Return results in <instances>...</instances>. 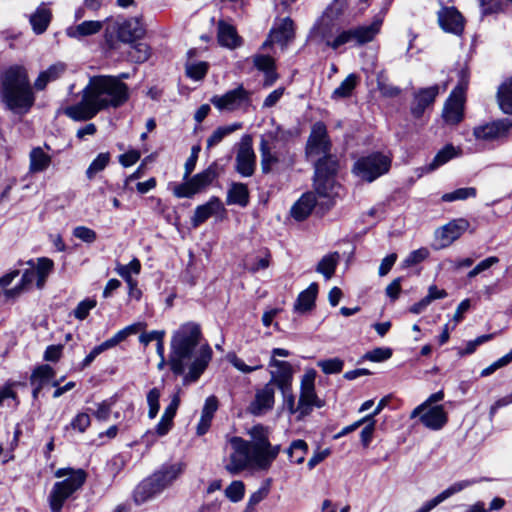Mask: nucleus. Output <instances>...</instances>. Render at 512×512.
Masks as SVG:
<instances>
[{
    "instance_id": "1a4fd4ad",
    "label": "nucleus",
    "mask_w": 512,
    "mask_h": 512,
    "mask_svg": "<svg viewBox=\"0 0 512 512\" xmlns=\"http://www.w3.org/2000/svg\"><path fill=\"white\" fill-rule=\"evenodd\" d=\"M232 452L225 469L236 475L250 466H254V452L251 450V443L241 437L234 436L229 440Z\"/></svg>"
},
{
    "instance_id": "39448f33",
    "label": "nucleus",
    "mask_w": 512,
    "mask_h": 512,
    "mask_svg": "<svg viewBox=\"0 0 512 512\" xmlns=\"http://www.w3.org/2000/svg\"><path fill=\"white\" fill-rule=\"evenodd\" d=\"M278 134V130L269 131L260 137V164L264 174H268L280 166H289L292 163V160L287 159L283 151L275 150V142L278 139Z\"/></svg>"
},
{
    "instance_id": "72a5a7b5",
    "label": "nucleus",
    "mask_w": 512,
    "mask_h": 512,
    "mask_svg": "<svg viewBox=\"0 0 512 512\" xmlns=\"http://www.w3.org/2000/svg\"><path fill=\"white\" fill-rule=\"evenodd\" d=\"M66 71V65L58 62L42 71L34 83L37 90H43L49 82L55 81Z\"/></svg>"
},
{
    "instance_id": "4be33fe9",
    "label": "nucleus",
    "mask_w": 512,
    "mask_h": 512,
    "mask_svg": "<svg viewBox=\"0 0 512 512\" xmlns=\"http://www.w3.org/2000/svg\"><path fill=\"white\" fill-rule=\"evenodd\" d=\"M417 417L426 428L433 431L441 430L448 422L447 413L442 405L426 408Z\"/></svg>"
},
{
    "instance_id": "7c9ffc66",
    "label": "nucleus",
    "mask_w": 512,
    "mask_h": 512,
    "mask_svg": "<svg viewBox=\"0 0 512 512\" xmlns=\"http://www.w3.org/2000/svg\"><path fill=\"white\" fill-rule=\"evenodd\" d=\"M103 27L100 21H84L78 25L70 26L66 29V35L70 38L81 40L84 37L97 34Z\"/></svg>"
},
{
    "instance_id": "09e8293b",
    "label": "nucleus",
    "mask_w": 512,
    "mask_h": 512,
    "mask_svg": "<svg viewBox=\"0 0 512 512\" xmlns=\"http://www.w3.org/2000/svg\"><path fill=\"white\" fill-rule=\"evenodd\" d=\"M308 451V445L304 440H294L287 450L290 460L296 464L303 463Z\"/></svg>"
},
{
    "instance_id": "423d86ee",
    "label": "nucleus",
    "mask_w": 512,
    "mask_h": 512,
    "mask_svg": "<svg viewBox=\"0 0 512 512\" xmlns=\"http://www.w3.org/2000/svg\"><path fill=\"white\" fill-rule=\"evenodd\" d=\"M390 166L391 160L387 156L382 153H373L359 158L353 166V172L360 179L372 182L387 173Z\"/></svg>"
},
{
    "instance_id": "393cba45",
    "label": "nucleus",
    "mask_w": 512,
    "mask_h": 512,
    "mask_svg": "<svg viewBox=\"0 0 512 512\" xmlns=\"http://www.w3.org/2000/svg\"><path fill=\"white\" fill-rule=\"evenodd\" d=\"M462 150L459 147H455L452 144L445 145L441 150L437 152L432 161L424 167H421L419 170L423 173L432 172L439 167L445 165L450 160L461 156Z\"/></svg>"
},
{
    "instance_id": "2f4dec72",
    "label": "nucleus",
    "mask_w": 512,
    "mask_h": 512,
    "mask_svg": "<svg viewBox=\"0 0 512 512\" xmlns=\"http://www.w3.org/2000/svg\"><path fill=\"white\" fill-rule=\"evenodd\" d=\"M52 18L51 10L42 3L36 11L30 16V24L36 34H42L46 31Z\"/></svg>"
},
{
    "instance_id": "13d9d810",
    "label": "nucleus",
    "mask_w": 512,
    "mask_h": 512,
    "mask_svg": "<svg viewBox=\"0 0 512 512\" xmlns=\"http://www.w3.org/2000/svg\"><path fill=\"white\" fill-rule=\"evenodd\" d=\"M346 8H347V3L345 0H334L326 8L322 17H324V20L329 19L334 22H337V20L344 13Z\"/></svg>"
},
{
    "instance_id": "a19ab883",
    "label": "nucleus",
    "mask_w": 512,
    "mask_h": 512,
    "mask_svg": "<svg viewBox=\"0 0 512 512\" xmlns=\"http://www.w3.org/2000/svg\"><path fill=\"white\" fill-rule=\"evenodd\" d=\"M270 257L271 255L267 250H264L257 255L247 256L244 260V268L251 273L264 270L270 265Z\"/></svg>"
},
{
    "instance_id": "c756f323",
    "label": "nucleus",
    "mask_w": 512,
    "mask_h": 512,
    "mask_svg": "<svg viewBox=\"0 0 512 512\" xmlns=\"http://www.w3.org/2000/svg\"><path fill=\"white\" fill-rule=\"evenodd\" d=\"M249 434L253 439V442L251 443V450L254 452L255 464L258 457H260L264 450L270 447L268 430L262 425H256L251 428Z\"/></svg>"
},
{
    "instance_id": "6e6d98bb",
    "label": "nucleus",
    "mask_w": 512,
    "mask_h": 512,
    "mask_svg": "<svg viewBox=\"0 0 512 512\" xmlns=\"http://www.w3.org/2000/svg\"><path fill=\"white\" fill-rule=\"evenodd\" d=\"M128 57L135 63H143L150 57V48L145 43H137L130 47Z\"/></svg>"
},
{
    "instance_id": "4c0bfd02",
    "label": "nucleus",
    "mask_w": 512,
    "mask_h": 512,
    "mask_svg": "<svg viewBox=\"0 0 512 512\" xmlns=\"http://www.w3.org/2000/svg\"><path fill=\"white\" fill-rule=\"evenodd\" d=\"M270 37L272 42L286 44L294 37L293 21L289 17L284 18L280 25L272 30Z\"/></svg>"
},
{
    "instance_id": "3c124183",
    "label": "nucleus",
    "mask_w": 512,
    "mask_h": 512,
    "mask_svg": "<svg viewBox=\"0 0 512 512\" xmlns=\"http://www.w3.org/2000/svg\"><path fill=\"white\" fill-rule=\"evenodd\" d=\"M53 269V261L49 258H39L34 271H37V287L43 288L46 278Z\"/></svg>"
},
{
    "instance_id": "cd10ccee",
    "label": "nucleus",
    "mask_w": 512,
    "mask_h": 512,
    "mask_svg": "<svg viewBox=\"0 0 512 512\" xmlns=\"http://www.w3.org/2000/svg\"><path fill=\"white\" fill-rule=\"evenodd\" d=\"M319 205V200L314 192L304 193L300 199L292 206L291 215L297 221L306 219L316 205Z\"/></svg>"
},
{
    "instance_id": "f3484780",
    "label": "nucleus",
    "mask_w": 512,
    "mask_h": 512,
    "mask_svg": "<svg viewBox=\"0 0 512 512\" xmlns=\"http://www.w3.org/2000/svg\"><path fill=\"white\" fill-rule=\"evenodd\" d=\"M438 23L447 33L461 35L464 31V18L454 7H443L437 12Z\"/></svg>"
},
{
    "instance_id": "7ed1b4c3",
    "label": "nucleus",
    "mask_w": 512,
    "mask_h": 512,
    "mask_svg": "<svg viewBox=\"0 0 512 512\" xmlns=\"http://www.w3.org/2000/svg\"><path fill=\"white\" fill-rule=\"evenodd\" d=\"M2 96L9 109L15 112H26L32 107L35 99L24 67L14 66L6 71Z\"/></svg>"
},
{
    "instance_id": "e2e57ef3",
    "label": "nucleus",
    "mask_w": 512,
    "mask_h": 512,
    "mask_svg": "<svg viewBox=\"0 0 512 512\" xmlns=\"http://www.w3.org/2000/svg\"><path fill=\"white\" fill-rule=\"evenodd\" d=\"M271 480L267 479L263 485L255 491L249 498L246 509L253 510L254 506L264 500L270 491Z\"/></svg>"
},
{
    "instance_id": "de8ad7c7",
    "label": "nucleus",
    "mask_w": 512,
    "mask_h": 512,
    "mask_svg": "<svg viewBox=\"0 0 512 512\" xmlns=\"http://www.w3.org/2000/svg\"><path fill=\"white\" fill-rule=\"evenodd\" d=\"M358 76L354 73L349 74L341 84L333 91L332 98L340 99L351 96L358 83Z\"/></svg>"
},
{
    "instance_id": "412c9836",
    "label": "nucleus",
    "mask_w": 512,
    "mask_h": 512,
    "mask_svg": "<svg viewBox=\"0 0 512 512\" xmlns=\"http://www.w3.org/2000/svg\"><path fill=\"white\" fill-rule=\"evenodd\" d=\"M163 491L156 478L151 474L137 485L133 498L136 504L141 505L154 499Z\"/></svg>"
},
{
    "instance_id": "f8f14e48",
    "label": "nucleus",
    "mask_w": 512,
    "mask_h": 512,
    "mask_svg": "<svg viewBox=\"0 0 512 512\" xmlns=\"http://www.w3.org/2000/svg\"><path fill=\"white\" fill-rule=\"evenodd\" d=\"M251 93L242 85L223 95H214L210 102L220 111H234L250 103Z\"/></svg>"
},
{
    "instance_id": "58836bf2",
    "label": "nucleus",
    "mask_w": 512,
    "mask_h": 512,
    "mask_svg": "<svg viewBox=\"0 0 512 512\" xmlns=\"http://www.w3.org/2000/svg\"><path fill=\"white\" fill-rule=\"evenodd\" d=\"M29 156V171L31 173L43 172L49 167L51 163V157L45 153L41 147L33 148Z\"/></svg>"
},
{
    "instance_id": "a211bd4d",
    "label": "nucleus",
    "mask_w": 512,
    "mask_h": 512,
    "mask_svg": "<svg viewBox=\"0 0 512 512\" xmlns=\"http://www.w3.org/2000/svg\"><path fill=\"white\" fill-rule=\"evenodd\" d=\"M469 222L464 218H458L438 228L435 232L437 239L441 241L442 247H447L468 229Z\"/></svg>"
},
{
    "instance_id": "9d476101",
    "label": "nucleus",
    "mask_w": 512,
    "mask_h": 512,
    "mask_svg": "<svg viewBox=\"0 0 512 512\" xmlns=\"http://www.w3.org/2000/svg\"><path fill=\"white\" fill-rule=\"evenodd\" d=\"M469 76L467 71L459 72L458 85L451 92L450 97L445 103L443 109V118L446 123L455 125L463 118L464 93L468 87Z\"/></svg>"
},
{
    "instance_id": "79ce46f5",
    "label": "nucleus",
    "mask_w": 512,
    "mask_h": 512,
    "mask_svg": "<svg viewBox=\"0 0 512 512\" xmlns=\"http://www.w3.org/2000/svg\"><path fill=\"white\" fill-rule=\"evenodd\" d=\"M497 99L500 109L505 114H512V77L499 87Z\"/></svg>"
},
{
    "instance_id": "bb28decb",
    "label": "nucleus",
    "mask_w": 512,
    "mask_h": 512,
    "mask_svg": "<svg viewBox=\"0 0 512 512\" xmlns=\"http://www.w3.org/2000/svg\"><path fill=\"white\" fill-rule=\"evenodd\" d=\"M438 93L439 87L437 85L419 90L414 96L411 113L415 117H420L425 109L434 102Z\"/></svg>"
},
{
    "instance_id": "0e129e2a",
    "label": "nucleus",
    "mask_w": 512,
    "mask_h": 512,
    "mask_svg": "<svg viewBox=\"0 0 512 512\" xmlns=\"http://www.w3.org/2000/svg\"><path fill=\"white\" fill-rule=\"evenodd\" d=\"M230 363L240 372L248 374L253 371L259 370L263 365L258 360H254L251 365H247L241 358L236 355L229 357Z\"/></svg>"
},
{
    "instance_id": "c85d7f7f",
    "label": "nucleus",
    "mask_w": 512,
    "mask_h": 512,
    "mask_svg": "<svg viewBox=\"0 0 512 512\" xmlns=\"http://www.w3.org/2000/svg\"><path fill=\"white\" fill-rule=\"evenodd\" d=\"M339 27L338 23L332 20L326 19L321 16L319 21L315 24L312 29V37L317 39L318 41L324 42L327 46L330 47V41H333L335 38V33L338 32Z\"/></svg>"
},
{
    "instance_id": "603ef678",
    "label": "nucleus",
    "mask_w": 512,
    "mask_h": 512,
    "mask_svg": "<svg viewBox=\"0 0 512 512\" xmlns=\"http://www.w3.org/2000/svg\"><path fill=\"white\" fill-rule=\"evenodd\" d=\"M110 162V153H100L89 165L86 170V176L88 179H93L94 176L103 171Z\"/></svg>"
},
{
    "instance_id": "69168bd1",
    "label": "nucleus",
    "mask_w": 512,
    "mask_h": 512,
    "mask_svg": "<svg viewBox=\"0 0 512 512\" xmlns=\"http://www.w3.org/2000/svg\"><path fill=\"white\" fill-rule=\"evenodd\" d=\"M245 485L242 481H233L225 490L226 497L232 502H239L244 497Z\"/></svg>"
},
{
    "instance_id": "dca6fc26",
    "label": "nucleus",
    "mask_w": 512,
    "mask_h": 512,
    "mask_svg": "<svg viewBox=\"0 0 512 512\" xmlns=\"http://www.w3.org/2000/svg\"><path fill=\"white\" fill-rule=\"evenodd\" d=\"M269 367L273 369L270 370L271 378L268 383H272L279 390L287 389L292 385L293 369L289 362L273 358L269 361Z\"/></svg>"
},
{
    "instance_id": "f257e3e1",
    "label": "nucleus",
    "mask_w": 512,
    "mask_h": 512,
    "mask_svg": "<svg viewBox=\"0 0 512 512\" xmlns=\"http://www.w3.org/2000/svg\"><path fill=\"white\" fill-rule=\"evenodd\" d=\"M200 339V326L193 322L181 325L171 339L168 364L174 374L184 375L185 385L199 379L212 357V349L209 345H202L196 351Z\"/></svg>"
},
{
    "instance_id": "4d7b16f0",
    "label": "nucleus",
    "mask_w": 512,
    "mask_h": 512,
    "mask_svg": "<svg viewBox=\"0 0 512 512\" xmlns=\"http://www.w3.org/2000/svg\"><path fill=\"white\" fill-rule=\"evenodd\" d=\"M477 194V191L474 187H464L458 188L450 193H445L442 196V200L444 202H453L457 200H465L468 198H473Z\"/></svg>"
},
{
    "instance_id": "e433bc0d",
    "label": "nucleus",
    "mask_w": 512,
    "mask_h": 512,
    "mask_svg": "<svg viewBox=\"0 0 512 512\" xmlns=\"http://www.w3.org/2000/svg\"><path fill=\"white\" fill-rule=\"evenodd\" d=\"M218 41L222 46L235 48L240 45V39L233 26L220 21L218 24Z\"/></svg>"
},
{
    "instance_id": "2eb2a0df",
    "label": "nucleus",
    "mask_w": 512,
    "mask_h": 512,
    "mask_svg": "<svg viewBox=\"0 0 512 512\" xmlns=\"http://www.w3.org/2000/svg\"><path fill=\"white\" fill-rule=\"evenodd\" d=\"M511 127L512 121L500 119L474 127L473 136L477 141L490 142L504 137Z\"/></svg>"
},
{
    "instance_id": "680f3d73",
    "label": "nucleus",
    "mask_w": 512,
    "mask_h": 512,
    "mask_svg": "<svg viewBox=\"0 0 512 512\" xmlns=\"http://www.w3.org/2000/svg\"><path fill=\"white\" fill-rule=\"evenodd\" d=\"M160 396H161V391L160 389L158 388H152L148 393H147V404L149 406V410H148V417L150 419H154L158 412H159V409H160V404H159V399H160Z\"/></svg>"
},
{
    "instance_id": "052dcab7",
    "label": "nucleus",
    "mask_w": 512,
    "mask_h": 512,
    "mask_svg": "<svg viewBox=\"0 0 512 512\" xmlns=\"http://www.w3.org/2000/svg\"><path fill=\"white\" fill-rule=\"evenodd\" d=\"M317 366L320 367L325 374H337L343 370L344 361L340 358H330L318 361Z\"/></svg>"
},
{
    "instance_id": "6ab92c4d",
    "label": "nucleus",
    "mask_w": 512,
    "mask_h": 512,
    "mask_svg": "<svg viewBox=\"0 0 512 512\" xmlns=\"http://www.w3.org/2000/svg\"><path fill=\"white\" fill-rule=\"evenodd\" d=\"M307 149L310 155L329 154L330 141L328 139L326 127L323 123L317 122L313 125L308 139Z\"/></svg>"
},
{
    "instance_id": "f704fd0d",
    "label": "nucleus",
    "mask_w": 512,
    "mask_h": 512,
    "mask_svg": "<svg viewBox=\"0 0 512 512\" xmlns=\"http://www.w3.org/2000/svg\"><path fill=\"white\" fill-rule=\"evenodd\" d=\"M196 54L195 49H191L188 51L187 56L188 59L185 63V72L187 77L193 79V80H201L205 77V75L208 72L209 65L207 62L204 61H195L192 59V57Z\"/></svg>"
},
{
    "instance_id": "6e6552de",
    "label": "nucleus",
    "mask_w": 512,
    "mask_h": 512,
    "mask_svg": "<svg viewBox=\"0 0 512 512\" xmlns=\"http://www.w3.org/2000/svg\"><path fill=\"white\" fill-rule=\"evenodd\" d=\"M381 25L382 19L380 17H376L369 25L344 30L335 36L333 41H330V47L336 50L340 46L350 42H354L357 45L368 43L379 33Z\"/></svg>"
},
{
    "instance_id": "ddd939ff",
    "label": "nucleus",
    "mask_w": 512,
    "mask_h": 512,
    "mask_svg": "<svg viewBox=\"0 0 512 512\" xmlns=\"http://www.w3.org/2000/svg\"><path fill=\"white\" fill-rule=\"evenodd\" d=\"M235 167L236 171L243 177H250L255 171L256 155L249 135L243 136L239 143Z\"/></svg>"
},
{
    "instance_id": "49530a36",
    "label": "nucleus",
    "mask_w": 512,
    "mask_h": 512,
    "mask_svg": "<svg viewBox=\"0 0 512 512\" xmlns=\"http://www.w3.org/2000/svg\"><path fill=\"white\" fill-rule=\"evenodd\" d=\"M338 260L339 254L337 252L325 255L317 264L316 271L326 279H330L335 273Z\"/></svg>"
},
{
    "instance_id": "a878e982",
    "label": "nucleus",
    "mask_w": 512,
    "mask_h": 512,
    "mask_svg": "<svg viewBox=\"0 0 512 512\" xmlns=\"http://www.w3.org/2000/svg\"><path fill=\"white\" fill-rule=\"evenodd\" d=\"M224 210L225 209L221 200L216 196L211 197L207 203L196 207L194 215L192 217L193 227H198L199 225L204 223L209 217Z\"/></svg>"
},
{
    "instance_id": "c03bdc74",
    "label": "nucleus",
    "mask_w": 512,
    "mask_h": 512,
    "mask_svg": "<svg viewBox=\"0 0 512 512\" xmlns=\"http://www.w3.org/2000/svg\"><path fill=\"white\" fill-rule=\"evenodd\" d=\"M37 281V271H34V267L26 269L21 277L20 284L12 289L5 291L7 297H16L23 291L30 289L34 281Z\"/></svg>"
},
{
    "instance_id": "bf43d9fd",
    "label": "nucleus",
    "mask_w": 512,
    "mask_h": 512,
    "mask_svg": "<svg viewBox=\"0 0 512 512\" xmlns=\"http://www.w3.org/2000/svg\"><path fill=\"white\" fill-rule=\"evenodd\" d=\"M377 88L382 96L387 98L397 97L401 93V89L387 82V79L380 73L377 76Z\"/></svg>"
},
{
    "instance_id": "5fc2aeb1",
    "label": "nucleus",
    "mask_w": 512,
    "mask_h": 512,
    "mask_svg": "<svg viewBox=\"0 0 512 512\" xmlns=\"http://www.w3.org/2000/svg\"><path fill=\"white\" fill-rule=\"evenodd\" d=\"M280 452V445L272 446L266 448L264 452L258 457V460L254 464L255 467L259 469H267L271 463L276 459Z\"/></svg>"
},
{
    "instance_id": "0eeeda50",
    "label": "nucleus",
    "mask_w": 512,
    "mask_h": 512,
    "mask_svg": "<svg viewBox=\"0 0 512 512\" xmlns=\"http://www.w3.org/2000/svg\"><path fill=\"white\" fill-rule=\"evenodd\" d=\"M315 378L316 371L314 369L307 370L302 376L298 400L299 419L310 415L313 408L325 406V401L320 399L316 393Z\"/></svg>"
},
{
    "instance_id": "774afa93",
    "label": "nucleus",
    "mask_w": 512,
    "mask_h": 512,
    "mask_svg": "<svg viewBox=\"0 0 512 512\" xmlns=\"http://www.w3.org/2000/svg\"><path fill=\"white\" fill-rule=\"evenodd\" d=\"M96 304L97 302L94 299H85L81 301L73 312L75 318L84 320L88 316L90 310L93 309Z\"/></svg>"
},
{
    "instance_id": "a18cd8bd",
    "label": "nucleus",
    "mask_w": 512,
    "mask_h": 512,
    "mask_svg": "<svg viewBox=\"0 0 512 512\" xmlns=\"http://www.w3.org/2000/svg\"><path fill=\"white\" fill-rule=\"evenodd\" d=\"M54 376V369L48 364H43L33 370L30 376V384L44 387Z\"/></svg>"
},
{
    "instance_id": "c9c22d12",
    "label": "nucleus",
    "mask_w": 512,
    "mask_h": 512,
    "mask_svg": "<svg viewBox=\"0 0 512 512\" xmlns=\"http://www.w3.org/2000/svg\"><path fill=\"white\" fill-rule=\"evenodd\" d=\"M226 202L228 205L237 204L241 207L247 206L249 202V191L243 183H232L227 193Z\"/></svg>"
},
{
    "instance_id": "b1692460",
    "label": "nucleus",
    "mask_w": 512,
    "mask_h": 512,
    "mask_svg": "<svg viewBox=\"0 0 512 512\" xmlns=\"http://www.w3.org/2000/svg\"><path fill=\"white\" fill-rule=\"evenodd\" d=\"M275 402V387L267 383L256 392L255 399L251 403V412L254 415H261L273 408Z\"/></svg>"
},
{
    "instance_id": "4468645a",
    "label": "nucleus",
    "mask_w": 512,
    "mask_h": 512,
    "mask_svg": "<svg viewBox=\"0 0 512 512\" xmlns=\"http://www.w3.org/2000/svg\"><path fill=\"white\" fill-rule=\"evenodd\" d=\"M314 190L319 205L329 208L333 200L340 195L342 187L333 177L314 175Z\"/></svg>"
},
{
    "instance_id": "9b49d317",
    "label": "nucleus",
    "mask_w": 512,
    "mask_h": 512,
    "mask_svg": "<svg viewBox=\"0 0 512 512\" xmlns=\"http://www.w3.org/2000/svg\"><path fill=\"white\" fill-rule=\"evenodd\" d=\"M217 176L218 165L214 162L207 169L186 179L184 183L175 186L174 195L178 198H190L209 186Z\"/></svg>"
},
{
    "instance_id": "ea45409f",
    "label": "nucleus",
    "mask_w": 512,
    "mask_h": 512,
    "mask_svg": "<svg viewBox=\"0 0 512 512\" xmlns=\"http://www.w3.org/2000/svg\"><path fill=\"white\" fill-rule=\"evenodd\" d=\"M338 170V161L336 157L326 154L323 155L322 158H320L316 164H315V174L318 177L324 176V177H333L335 178V175Z\"/></svg>"
},
{
    "instance_id": "37998d69",
    "label": "nucleus",
    "mask_w": 512,
    "mask_h": 512,
    "mask_svg": "<svg viewBox=\"0 0 512 512\" xmlns=\"http://www.w3.org/2000/svg\"><path fill=\"white\" fill-rule=\"evenodd\" d=\"M242 128V123L235 122L230 125L220 126L208 137L206 148L211 149L218 145L225 137Z\"/></svg>"
},
{
    "instance_id": "473e14b6",
    "label": "nucleus",
    "mask_w": 512,
    "mask_h": 512,
    "mask_svg": "<svg viewBox=\"0 0 512 512\" xmlns=\"http://www.w3.org/2000/svg\"><path fill=\"white\" fill-rule=\"evenodd\" d=\"M318 293L317 283H311L309 287L302 291L294 304V310L299 313H305L311 310L315 305Z\"/></svg>"
},
{
    "instance_id": "864d4df0",
    "label": "nucleus",
    "mask_w": 512,
    "mask_h": 512,
    "mask_svg": "<svg viewBox=\"0 0 512 512\" xmlns=\"http://www.w3.org/2000/svg\"><path fill=\"white\" fill-rule=\"evenodd\" d=\"M141 264L138 259H133L129 264L122 265L117 269L118 274L127 282L128 286L136 285V280L131 276L132 273L139 274Z\"/></svg>"
},
{
    "instance_id": "5701e85b",
    "label": "nucleus",
    "mask_w": 512,
    "mask_h": 512,
    "mask_svg": "<svg viewBox=\"0 0 512 512\" xmlns=\"http://www.w3.org/2000/svg\"><path fill=\"white\" fill-rule=\"evenodd\" d=\"M185 470V464L182 462L163 464L152 474L160 484L163 490L171 487L173 483L182 475Z\"/></svg>"
},
{
    "instance_id": "338daca9",
    "label": "nucleus",
    "mask_w": 512,
    "mask_h": 512,
    "mask_svg": "<svg viewBox=\"0 0 512 512\" xmlns=\"http://www.w3.org/2000/svg\"><path fill=\"white\" fill-rule=\"evenodd\" d=\"M444 398L443 391H438L436 393L431 394L422 404L418 405L410 414V418H416L421 411H424L426 408L433 407L432 404L437 403Z\"/></svg>"
},
{
    "instance_id": "aec40b11",
    "label": "nucleus",
    "mask_w": 512,
    "mask_h": 512,
    "mask_svg": "<svg viewBox=\"0 0 512 512\" xmlns=\"http://www.w3.org/2000/svg\"><path fill=\"white\" fill-rule=\"evenodd\" d=\"M145 34V28L141 18L132 17L125 19L117 25V37L124 43H132L142 38Z\"/></svg>"
},
{
    "instance_id": "8fccbe9b",
    "label": "nucleus",
    "mask_w": 512,
    "mask_h": 512,
    "mask_svg": "<svg viewBox=\"0 0 512 512\" xmlns=\"http://www.w3.org/2000/svg\"><path fill=\"white\" fill-rule=\"evenodd\" d=\"M14 384L8 383L0 387V407L7 406L16 408L19 405V399L13 390Z\"/></svg>"
},
{
    "instance_id": "f03ea898",
    "label": "nucleus",
    "mask_w": 512,
    "mask_h": 512,
    "mask_svg": "<svg viewBox=\"0 0 512 512\" xmlns=\"http://www.w3.org/2000/svg\"><path fill=\"white\" fill-rule=\"evenodd\" d=\"M129 99V88L112 75H96L89 78L82 90V100L64 109V114L74 121L90 120L98 112L118 108Z\"/></svg>"
},
{
    "instance_id": "20e7f679",
    "label": "nucleus",
    "mask_w": 512,
    "mask_h": 512,
    "mask_svg": "<svg viewBox=\"0 0 512 512\" xmlns=\"http://www.w3.org/2000/svg\"><path fill=\"white\" fill-rule=\"evenodd\" d=\"M55 476H67L64 480L56 482L48 495L51 512H61L65 501L85 483L86 473L82 469L60 468L55 472Z\"/></svg>"
}]
</instances>
